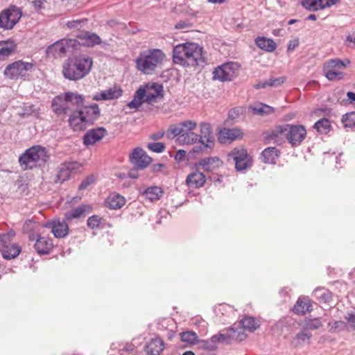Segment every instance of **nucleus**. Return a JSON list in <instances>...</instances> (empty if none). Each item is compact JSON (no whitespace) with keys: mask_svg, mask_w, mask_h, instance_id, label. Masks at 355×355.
I'll use <instances>...</instances> for the list:
<instances>
[{"mask_svg":"<svg viewBox=\"0 0 355 355\" xmlns=\"http://www.w3.org/2000/svg\"><path fill=\"white\" fill-rule=\"evenodd\" d=\"M203 48L196 43L176 45L173 51V62L182 67H196L205 62Z\"/></svg>","mask_w":355,"mask_h":355,"instance_id":"f257e3e1","label":"nucleus"},{"mask_svg":"<svg viewBox=\"0 0 355 355\" xmlns=\"http://www.w3.org/2000/svg\"><path fill=\"white\" fill-rule=\"evenodd\" d=\"M93 59L87 55H75L67 58L62 66L63 76L69 80H79L87 76L92 70Z\"/></svg>","mask_w":355,"mask_h":355,"instance_id":"f03ea898","label":"nucleus"},{"mask_svg":"<svg viewBox=\"0 0 355 355\" xmlns=\"http://www.w3.org/2000/svg\"><path fill=\"white\" fill-rule=\"evenodd\" d=\"M166 60L165 53L159 49H148L139 53L135 60V67L145 75L154 74Z\"/></svg>","mask_w":355,"mask_h":355,"instance_id":"7ed1b4c3","label":"nucleus"},{"mask_svg":"<svg viewBox=\"0 0 355 355\" xmlns=\"http://www.w3.org/2000/svg\"><path fill=\"white\" fill-rule=\"evenodd\" d=\"M49 159V155L46 148L35 145L19 157L18 163L23 171H28L45 165Z\"/></svg>","mask_w":355,"mask_h":355,"instance_id":"20e7f679","label":"nucleus"},{"mask_svg":"<svg viewBox=\"0 0 355 355\" xmlns=\"http://www.w3.org/2000/svg\"><path fill=\"white\" fill-rule=\"evenodd\" d=\"M162 97V85L157 83H149L135 92L133 99L128 103V106L131 109L138 110L144 103L153 104L157 98Z\"/></svg>","mask_w":355,"mask_h":355,"instance_id":"39448f33","label":"nucleus"},{"mask_svg":"<svg viewBox=\"0 0 355 355\" xmlns=\"http://www.w3.org/2000/svg\"><path fill=\"white\" fill-rule=\"evenodd\" d=\"M100 116V110L96 104L87 105L72 112L69 118V125L74 131H80L92 125Z\"/></svg>","mask_w":355,"mask_h":355,"instance_id":"423d86ee","label":"nucleus"},{"mask_svg":"<svg viewBox=\"0 0 355 355\" xmlns=\"http://www.w3.org/2000/svg\"><path fill=\"white\" fill-rule=\"evenodd\" d=\"M41 227L39 223L26 220L23 225V232L28 235L30 241H35L34 249L39 254H49L53 250L54 245L51 239L41 236L39 229Z\"/></svg>","mask_w":355,"mask_h":355,"instance_id":"0eeeda50","label":"nucleus"},{"mask_svg":"<svg viewBox=\"0 0 355 355\" xmlns=\"http://www.w3.org/2000/svg\"><path fill=\"white\" fill-rule=\"evenodd\" d=\"M197 127L195 121L187 120L178 123L172 124L167 130L168 135L179 136L178 140L182 144H193L198 141V135L193 130Z\"/></svg>","mask_w":355,"mask_h":355,"instance_id":"6e6552de","label":"nucleus"},{"mask_svg":"<svg viewBox=\"0 0 355 355\" xmlns=\"http://www.w3.org/2000/svg\"><path fill=\"white\" fill-rule=\"evenodd\" d=\"M80 42L74 39H62L55 42L46 49V55L49 58H60L64 56L67 52L77 50Z\"/></svg>","mask_w":355,"mask_h":355,"instance_id":"1a4fd4ad","label":"nucleus"},{"mask_svg":"<svg viewBox=\"0 0 355 355\" xmlns=\"http://www.w3.org/2000/svg\"><path fill=\"white\" fill-rule=\"evenodd\" d=\"M21 16V9L15 6H10L0 12V28L3 30H12Z\"/></svg>","mask_w":355,"mask_h":355,"instance_id":"9d476101","label":"nucleus"},{"mask_svg":"<svg viewBox=\"0 0 355 355\" xmlns=\"http://www.w3.org/2000/svg\"><path fill=\"white\" fill-rule=\"evenodd\" d=\"M33 68L32 64L19 60L8 64L4 70V75L11 80H17L19 78L26 79L29 76L28 72L31 71Z\"/></svg>","mask_w":355,"mask_h":355,"instance_id":"9b49d317","label":"nucleus"},{"mask_svg":"<svg viewBox=\"0 0 355 355\" xmlns=\"http://www.w3.org/2000/svg\"><path fill=\"white\" fill-rule=\"evenodd\" d=\"M345 68L346 64L341 60L338 58L329 60L323 65L324 75L329 80H339L343 79V71Z\"/></svg>","mask_w":355,"mask_h":355,"instance_id":"f8f14e48","label":"nucleus"},{"mask_svg":"<svg viewBox=\"0 0 355 355\" xmlns=\"http://www.w3.org/2000/svg\"><path fill=\"white\" fill-rule=\"evenodd\" d=\"M239 68L236 62L225 63L214 69L213 78L222 82L231 81L238 76Z\"/></svg>","mask_w":355,"mask_h":355,"instance_id":"ddd939ff","label":"nucleus"},{"mask_svg":"<svg viewBox=\"0 0 355 355\" xmlns=\"http://www.w3.org/2000/svg\"><path fill=\"white\" fill-rule=\"evenodd\" d=\"M227 157L228 161L232 159L235 162L237 171L245 170L251 164V158L245 148H234Z\"/></svg>","mask_w":355,"mask_h":355,"instance_id":"4468645a","label":"nucleus"},{"mask_svg":"<svg viewBox=\"0 0 355 355\" xmlns=\"http://www.w3.org/2000/svg\"><path fill=\"white\" fill-rule=\"evenodd\" d=\"M306 135V130L304 125L286 124V138L293 146L300 145Z\"/></svg>","mask_w":355,"mask_h":355,"instance_id":"2eb2a0df","label":"nucleus"},{"mask_svg":"<svg viewBox=\"0 0 355 355\" xmlns=\"http://www.w3.org/2000/svg\"><path fill=\"white\" fill-rule=\"evenodd\" d=\"M240 324L242 326L243 331H239L236 334V331L234 330L233 328L232 329L234 332L232 338L238 341H242L247 338V335L245 334L244 331L253 332L260 326L259 321L250 316H245L242 320H241Z\"/></svg>","mask_w":355,"mask_h":355,"instance_id":"dca6fc26","label":"nucleus"},{"mask_svg":"<svg viewBox=\"0 0 355 355\" xmlns=\"http://www.w3.org/2000/svg\"><path fill=\"white\" fill-rule=\"evenodd\" d=\"M41 227L50 228L55 238L61 239L67 236L69 232V225L65 221H61L58 218L46 222L40 225Z\"/></svg>","mask_w":355,"mask_h":355,"instance_id":"f3484780","label":"nucleus"},{"mask_svg":"<svg viewBox=\"0 0 355 355\" xmlns=\"http://www.w3.org/2000/svg\"><path fill=\"white\" fill-rule=\"evenodd\" d=\"M130 160L134 166L140 170L146 168L152 162V159L141 148H135L130 155Z\"/></svg>","mask_w":355,"mask_h":355,"instance_id":"a211bd4d","label":"nucleus"},{"mask_svg":"<svg viewBox=\"0 0 355 355\" xmlns=\"http://www.w3.org/2000/svg\"><path fill=\"white\" fill-rule=\"evenodd\" d=\"M67 113L75 112L83 109L84 98L76 92H67Z\"/></svg>","mask_w":355,"mask_h":355,"instance_id":"6ab92c4d","label":"nucleus"},{"mask_svg":"<svg viewBox=\"0 0 355 355\" xmlns=\"http://www.w3.org/2000/svg\"><path fill=\"white\" fill-rule=\"evenodd\" d=\"M243 135L242 131L238 128H224L219 131L218 139L221 144H227L242 138Z\"/></svg>","mask_w":355,"mask_h":355,"instance_id":"aec40b11","label":"nucleus"},{"mask_svg":"<svg viewBox=\"0 0 355 355\" xmlns=\"http://www.w3.org/2000/svg\"><path fill=\"white\" fill-rule=\"evenodd\" d=\"M206 178L203 173L195 171L189 173L185 180L187 186L192 189H199L205 185Z\"/></svg>","mask_w":355,"mask_h":355,"instance_id":"412c9836","label":"nucleus"},{"mask_svg":"<svg viewBox=\"0 0 355 355\" xmlns=\"http://www.w3.org/2000/svg\"><path fill=\"white\" fill-rule=\"evenodd\" d=\"M107 134L104 128H98L90 130L83 137V142L86 146L94 145L101 141Z\"/></svg>","mask_w":355,"mask_h":355,"instance_id":"4be33fe9","label":"nucleus"},{"mask_svg":"<svg viewBox=\"0 0 355 355\" xmlns=\"http://www.w3.org/2000/svg\"><path fill=\"white\" fill-rule=\"evenodd\" d=\"M125 202L124 196L116 192H112L105 198L104 204L110 209H119L125 205Z\"/></svg>","mask_w":355,"mask_h":355,"instance_id":"5701e85b","label":"nucleus"},{"mask_svg":"<svg viewBox=\"0 0 355 355\" xmlns=\"http://www.w3.org/2000/svg\"><path fill=\"white\" fill-rule=\"evenodd\" d=\"M67 92L55 96L51 103L53 112L58 114H67Z\"/></svg>","mask_w":355,"mask_h":355,"instance_id":"b1692460","label":"nucleus"},{"mask_svg":"<svg viewBox=\"0 0 355 355\" xmlns=\"http://www.w3.org/2000/svg\"><path fill=\"white\" fill-rule=\"evenodd\" d=\"M10 239L1 245L3 257L11 259L17 257L21 252V247L17 244L10 243Z\"/></svg>","mask_w":355,"mask_h":355,"instance_id":"393cba45","label":"nucleus"},{"mask_svg":"<svg viewBox=\"0 0 355 355\" xmlns=\"http://www.w3.org/2000/svg\"><path fill=\"white\" fill-rule=\"evenodd\" d=\"M164 349V342L160 338H155L148 341L145 347L149 355H159Z\"/></svg>","mask_w":355,"mask_h":355,"instance_id":"a878e982","label":"nucleus"},{"mask_svg":"<svg viewBox=\"0 0 355 355\" xmlns=\"http://www.w3.org/2000/svg\"><path fill=\"white\" fill-rule=\"evenodd\" d=\"M76 37L82 41L83 44L88 47L98 45L102 42L101 37L97 34L88 31L82 32L77 35Z\"/></svg>","mask_w":355,"mask_h":355,"instance_id":"bb28decb","label":"nucleus"},{"mask_svg":"<svg viewBox=\"0 0 355 355\" xmlns=\"http://www.w3.org/2000/svg\"><path fill=\"white\" fill-rule=\"evenodd\" d=\"M223 165V162L217 157H211L202 159L198 162V166L204 171L210 172L218 168Z\"/></svg>","mask_w":355,"mask_h":355,"instance_id":"cd10ccee","label":"nucleus"},{"mask_svg":"<svg viewBox=\"0 0 355 355\" xmlns=\"http://www.w3.org/2000/svg\"><path fill=\"white\" fill-rule=\"evenodd\" d=\"M122 95V90L116 87H111L107 90L101 91L94 96L96 101L112 100L119 98Z\"/></svg>","mask_w":355,"mask_h":355,"instance_id":"c85d7f7f","label":"nucleus"},{"mask_svg":"<svg viewBox=\"0 0 355 355\" xmlns=\"http://www.w3.org/2000/svg\"><path fill=\"white\" fill-rule=\"evenodd\" d=\"M92 210L90 205H81L69 211H67L64 214L65 219L71 220L73 218H78L84 216L86 213H89Z\"/></svg>","mask_w":355,"mask_h":355,"instance_id":"c756f323","label":"nucleus"},{"mask_svg":"<svg viewBox=\"0 0 355 355\" xmlns=\"http://www.w3.org/2000/svg\"><path fill=\"white\" fill-rule=\"evenodd\" d=\"M249 110L254 115L267 116L275 112V108L262 103H257L249 106Z\"/></svg>","mask_w":355,"mask_h":355,"instance_id":"7c9ffc66","label":"nucleus"},{"mask_svg":"<svg viewBox=\"0 0 355 355\" xmlns=\"http://www.w3.org/2000/svg\"><path fill=\"white\" fill-rule=\"evenodd\" d=\"M200 135H198V141L204 144L205 141L207 143H212L214 137L212 135L211 127L209 123H201L200 124Z\"/></svg>","mask_w":355,"mask_h":355,"instance_id":"2f4dec72","label":"nucleus"},{"mask_svg":"<svg viewBox=\"0 0 355 355\" xmlns=\"http://www.w3.org/2000/svg\"><path fill=\"white\" fill-rule=\"evenodd\" d=\"M311 304L309 299L300 297L293 307V312L298 315H304L311 311Z\"/></svg>","mask_w":355,"mask_h":355,"instance_id":"473e14b6","label":"nucleus"},{"mask_svg":"<svg viewBox=\"0 0 355 355\" xmlns=\"http://www.w3.org/2000/svg\"><path fill=\"white\" fill-rule=\"evenodd\" d=\"M263 162L266 164H275L279 157V151L275 147H268L261 153Z\"/></svg>","mask_w":355,"mask_h":355,"instance_id":"72a5a7b5","label":"nucleus"},{"mask_svg":"<svg viewBox=\"0 0 355 355\" xmlns=\"http://www.w3.org/2000/svg\"><path fill=\"white\" fill-rule=\"evenodd\" d=\"M255 43L259 48L268 52H272L277 48L276 43L273 40L265 37H258Z\"/></svg>","mask_w":355,"mask_h":355,"instance_id":"f704fd0d","label":"nucleus"},{"mask_svg":"<svg viewBox=\"0 0 355 355\" xmlns=\"http://www.w3.org/2000/svg\"><path fill=\"white\" fill-rule=\"evenodd\" d=\"M164 193L163 189L157 186L147 188L143 195L151 202L159 200Z\"/></svg>","mask_w":355,"mask_h":355,"instance_id":"c9c22d12","label":"nucleus"},{"mask_svg":"<svg viewBox=\"0 0 355 355\" xmlns=\"http://www.w3.org/2000/svg\"><path fill=\"white\" fill-rule=\"evenodd\" d=\"M16 49V44L13 41H6L0 43V60H4Z\"/></svg>","mask_w":355,"mask_h":355,"instance_id":"e433bc0d","label":"nucleus"},{"mask_svg":"<svg viewBox=\"0 0 355 355\" xmlns=\"http://www.w3.org/2000/svg\"><path fill=\"white\" fill-rule=\"evenodd\" d=\"M284 137H286V124L276 126L271 130L268 138L275 142H278Z\"/></svg>","mask_w":355,"mask_h":355,"instance_id":"4c0bfd02","label":"nucleus"},{"mask_svg":"<svg viewBox=\"0 0 355 355\" xmlns=\"http://www.w3.org/2000/svg\"><path fill=\"white\" fill-rule=\"evenodd\" d=\"M286 78L284 77L280 78H270L268 80H264L261 82L257 85H255L254 87L256 89L265 88L268 86L270 87H277L281 85L285 82Z\"/></svg>","mask_w":355,"mask_h":355,"instance_id":"58836bf2","label":"nucleus"},{"mask_svg":"<svg viewBox=\"0 0 355 355\" xmlns=\"http://www.w3.org/2000/svg\"><path fill=\"white\" fill-rule=\"evenodd\" d=\"M313 128L322 134L328 133L331 129V122L326 118H322L315 123Z\"/></svg>","mask_w":355,"mask_h":355,"instance_id":"ea45409f","label":"nucleus"},{"mask_svg":"<svg viewBox=\"0 0 355 355\" xmlns=\"http://www.w3.org/2000/svg\"><path fill=\"white\" fill-rule=\"evenodd\" d=\"M180 339L182 342L187 343L189 345H193L198 343V336L194 331H187L182 332L180 334Z\"/></svg>","mask_w":355,"mask_h":355,"instance_id":"a19ab883","label":"nucleus"},{"mask_svg":"<svg viewBox=\"0 0 355 355\" xmlns=\"http://www.w3.org/2000/svg\"><path fill=\"white\" fill-rule=\"evenodd\" d=\"M341 121L345 128H355V112L346 113L342 116Z\"/></svg>","mask_w":355,"mask_h":355,"instance_id":"79ce46f5","label":"nucleus"},{"mask_svg":"<svg viewBox=\"0 0 355 355\" xmlns=\"http://www.w3.org/2000/svg\"><path fill=\"white\" fill-rule=\"evenodd\" d=\"M102 218L98 215H93L87 219V225L92 230L98 229L101 227Z\"/></svg>","mask_w":355,"mask_h":355,"instance_id":"37998d69","label":"nucleus"},{"mask_svg":"<svg viewBox=\"0 0 355 355\" xmlns=\"http://www.w3.org/2000/svg\"><path fill=\"white\" fill-rule=\"evenodd\" d=\"M322 326V322L319 318H313L305 320V329L309 330H315Z\"/></svg>","mask_w":355,"mask_h":355,"instance_id":"c03bdc74","label":"nucleus"},{"mask_svg":"<svg viewBox=\"0 0 355 355\" xmlns=\"http://www.w3.org/2000/svg\"><path fill=\"white\" fill-rule=\"evenodd\" d=\"M302 6L307 10L315 11L320 10L321 6H318V0H302Z\"/></svg>","mask_w":355,"mask_h":355,"instance_id":"a18cd8bd","label":"nucleus"},{"mask_svg":"<svg viewBox=\"0 0 355 355\" xmlns=\"http://www.w3.org/2000/svg\"><path fill=\"white\" fill-rule=\"evenodd\" d=\"M87 21V19H78V20H71L69 21L67 23V27L72 29V28H79L83 26Z\"/></svg>","mask_w":355,"mask_h":355,"instance_id":"49530a36","label":"nucleus"},{"mask_svg":"<svg viewBox=\"0 0 355 355\" xmlns=\"http://www.w3.org/2000/svg\"><path fill=\"white\" fill-rule=\"evenodd\" d=\"M165 145L161 142L150 143L148 144V148L155 153H162L165 150Z\"/></svg>","mask_w":355,"mask_h":355,"instance_id":"de8ad7c7","label":"nucleus"},{"mask_svg":"<svg viewBox=\"0 0 355 355\" xmlns=\"http://www.w3.org/2000/svg\"><path fill=\"white\" fill-rule=\"evenodd\" d=\"M243 110L241 107H236L231 109L228 112V118L234 120L238 118L240 115L243 114Z\"/></svg>","mask_w":355,"mask_h":355,"instance_id":"09e8293b","label":"nucleus"},{"mask_svg":"<svg viewBox=\"0 0 355 355\" xmlns=\"http://www.w3.org/2000/svg\"><path fill=\"white\" fill-rule=\"evenodd\" d=\"M318 299L320 302L329 303L332 300V296L330 292L325 291L320 294Z\"/></svg>","mask_w":355,"mask_h":355,"instance_id":"8fccbe9b","label":"nucleus"},{"mask_svg":"<svg viewBox=\"0 0 355 355\" xmlns=\"http://www.w3.org/2000/svg\"><path fill=\"white\" fill-rule=\"evenodd\" d=\"M338 0H318V6H321L320 10L330 7L337 3Z\"/></svg>","mask_w":355,"mask_h":355,"instance_id":"3c124183","label":"nucleus"},{"mask_svg":"<svg viewBox=\"0 0 355 355\" xmlns=\"http://www.w3.org/2000/svg\"><path fill=\"white\" fill-rule=\"evenodd\" d=\"M191 26L192 24L189 21H180L175 25V28L184 31Z\"/></svg>","mask_w":355,"mask_h":355,"instance_id":"603ef678","label":"nucleus"},{"mask_svg":"<svg viewBox=\"0 0 355 355\" xmlns=\"http://www.w3.org/2000/svg\"><path fill=\"white\" fill-rule=\"evenodd\" d=\"M94 182V178L92 176L87 177L86 179H85L79 185L78 189L80 190L85 189L87 188L89 184H91Z\"/></svg>","mask_w":355,"mask_h":355,"instance_id":"864d4df0","label":"nucleus"},{"mask_svg":"<svg viewBox=\"0 0 355 355\" xmlns=\"http://www.w3.org/2000/svg\"><path fill=\"white\" fill-rule=\"evenodd\" d=\"M46 3V0H34L32 1L33 8L37 10H41L44 8V4Z\"/></svg>","mask_w":355,"mask_h":355,"instance_id":"5fc2aeb1","label":"nucleus"},{"mask_svg":"<svg viewBox=\"0 0 355 355\" xmlns=\"http://www.w3.org/2000/svg\"><path fill=\"white\" fill-rule=\"evenodd\" d=\"M311 337V334L305 331H301L296 335V339L300 340L302 342L308 341Z\"/></svg>","mask_w":355,"mask_h":355,"instance_id":"6e6d98bb","label":"nucleus"},{"mask_svg":"<svg viewBox=\"0 0 355 355\" xmlns=\"http://www.w3.org/2000/svg\"><path fill=\"white\" fill-rule=\"evenodd\" d=\"M347 321L349 323L350 327L355 330V313H349L345 317Z\"/></svg>","mask_w":355,"mask_h":355,"instance_id":"4d7b16f0","label":"nucleus"},{"mask_svg":"<svg viewBox=\"0 0 355 355\" xmlns=\"http://www.w3.org/2000/svg\"><path fill=\"white\" fill-rule=\"evenodd\" d=\"M69 175H70V173H69V169L65 167H62L60 170L58 177L60 179V180L64 181L66 179L65 177L68 178L69 176Z\"/></svg>","mask_w":355,"mask_h":355,"instance_id":"13d9d810","label":"nucleus"},{"mask_svg":"<svg viewBox=\"0 0 355 355\" xmlns=\"http://www.w3.org/2000/svg\"><path fill=\"white\" fill-rule=\"evenodd\" d=\"M186 157V151L184 150H179L177 151L176 155L175 156V159L177 162H182L184 159Z\"/></svg>","mask_w":355,"mask_h":355,"instance_id":"bf43d9fd","label":"nucleus"},{"mask_svg":"<svg viewBox=\"0 0 355 355\" xmlns=\"http://www.w3.org/2000/svg\"><path fill=\"white\" fill-rule=\"evenodd\" d=\"M299 45L298 39L289 41L287 46V51L290 52L293 51Z\"/></svg>","mask_w":355,"mask_h":355,"instance_id":"052dcab7","label":"nucleus"},{"mask_svg":"<svg viewBox=\"0 0 355 355\" xmlns=\"http://www.w3.org/2000/svg\"><path fill=\"white\" fill-rule=\"evenodd\" d=\"M165 134V132L164 130H160L157 132L153 133L150 135V138L153 140H158L162 139Z\"/></svg>","mask_w":355,"mask_h":355,"instance_id":"680f3d73","label":"nucleus"},{"mask_svg":"<svg viewBox=\"0 0 355 355\" xmlns=\"http://www.w3.org/2000/svg\"><path fill=\"white\" fill-rule=\"evenodd\" d=\"M224 339H225L224 335L220 334L218 335L213 336L211 338V342L214 343V345H215L216 343L220 341L221 340H224Z\"/></svg>","mask_w":355,"mask_h":355,"instance_id":"e2e57ef3","label":"nucleus"},{"mask_svg":"<svg viewBox=\"0 0 355 355\" xmlns=\"http://www.w3.org/2000/svg\"><path fill=\"white\" fill-rule=\"evenodd\" d=\"M202 347L208 350H214L216 349V346L214 345H210L209 341H208V340L202 341Z\"/></svg>","mask_w":355,"mask_h":355,"instance_id":"0e129e2a","label":"nucleus"},{"mask_svg":"<svg viewBox=\"0 0 355 355\" xmlns=\"http://www.w3.org/2000/svg\"><path fill=\"white\" fill-rule=\"evenodd\" d=\"M347 41L355 46V31L349 33L347 36Z\"/></svg>","mask_w":355,"mask_h":355,"instance_id":"69168bd1","label":"nucleus"},{"mask_svg":"<svg viewBox=\"0 0 355 355\" xmlns=\"http://www.w3.org/2000/svg\"><path fill=\"white\" fill-rule=\"evenodd\" d=\"M347 96L349 100H350V101H355V93H354L352 92H348L347 94Z\"/></svg>","mask_w":355,"mask_h":355,"instance_id":"338daca9","label":"nucleus"},{"mask_svg":"<svg viewBox=\"0 0 355 355\" xmlns=\"http://www.w3.org/2000/svg\"><path fill=\"white\" fill-rule=\"evenodd\" d=\"M208 1L212 3L221 4V3H225L227 0H208Z\"/></svg>","mask_w":355,"mask_h":355,"instance_id":"774afa93","label":"nucleus"}]
</instances>
